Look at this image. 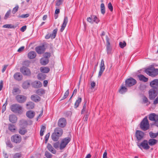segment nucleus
Here are the masks:
<instances>
[{
  "mask_svg": "<svg viewBox=\"0 0 158 158\" xmlns=\"http://www.w3.org/2000/svg\"><path fill=\"white\" fill-rule=\"evenodd\" d=\"M10 109L11 111L15 113L21 114L23 112L22 106L18 103L12 105L10 106Z\"/></svg>",
  "mask_w": 158,
  "mask_h": 158,
  "instance_id": "obj_1",
  "label": "nucleus"
},
{
  "mask_svg": "<svg viewBox=\"0 0 158 158\" xmlns=\"http://www.w3.org/2000/svg\"><path fill=\"white\" fill-rule=\"evenodd\" d=\"M145 71L147 74L152 77H155L158 75V69H156L153 67L147 69Z\"/></svg>",
  "mask_w": 158,
  "mask_h": 158,
  "instance_id": "obj_2",
  "label": "nucleus"
},
{
  "mask_svg": "<svg viewBox=\"0 0 158 158\" xmlns=\"http://www.w3.org/2000/svg\"><path fill=\"white\" fill-rule=\"evenodd\" d=\"M140 128L144 131H147L149 129V124L147 117L144 118L140 123Z\"/></svg>",
  "mask_w": 158,
  "mask_h": 158,
  "instance_id": "obj_3",
  "label": "nucleus"
},
{
  "mask_svg": "<svg viewBox=\"0 0 158 158\" xmlns=\"http://www.w3.org/2000/svg\"><path fill=\"white\" fill-rule=\"evenodd\" d=\"M158 94V89H150L148 92L149 98L151 100H154Z\"/></svg>",
  "mask_w": 158,
  "mask_h": 158,
  "instance_id": "obj_4",
  "label": "nucleus"
},
{
  "mask_svg": "<svg viewBox=\"0 0 158 158\" xmlns=\"http://www.w3.org/2000/svg\"><path fill=\"white\" fill-rule=\"evenodd\" d=\"M149 119L152 121H154L153 125L158 127V115L154 113L149 114L148 117Z\"/></svg>",
  "mask_w": 158,
  "mask_h": 158,
  "instance_id": "obj_5",
  "label": "nucleus"
},
{
  "mask_svg": "<svg viewBox=\"0 0 158 158\" xmlns=\"http://www.w3.org/2000/svg\"><path fill=\"white\" fill-rule=\"evenodd\" d=\"M148 141L147 140H144L141 143H138L137 146L141 150L143 149L147 150L150 148V146L148 145Z\"/></svg>",
  "mask_w": 158,
  "mask_h": 158,
  "instance_id": "obj_6",
  "label": "nucleus"
},
{
  "mask_svg": "<svg viewBox=\"0 0 158 158\" xmlns=\"http://www.w3.org/2000/svg\"><path fill=\"white\" fill-rule=\"evenodd\" d=\"M71 139L69 137H66L61 140L60 146V149L62 150L64 149L71 141Z\"/></svg>",
  "mask_w": 158,
  "mask_h": 158,
  "instance_id": "obj_7",
  "label": "nucleus"
},
{
  "mask_svg": "<svg viewBox=\"0 0 158 158\" xmlns=\"http://www.w3.org/2000/svg\"><path fill=\"white\" fill-rule=\"evenodd\" d=\"M11 140L15 143H20L22 140L21 136L18 134H15L11 137Z\"/></svg>",
  "mask_w": 158,
  "mask_h": 158,
  "instance_id": "obj_8",
  "label": "nucleus"
},
{
  "mask_svg": "<svg viewBox=\"0 0 158 158\" xmlns=\"http://www.w3.org/2000/svg\"><path fill=\"white\" fill-rule=\"evenodd\" d=\"M15 99L19 103L22 104L26 102L27 97L23 95H18L15 97Z\"/></svg>",
  "mask_w": 158,
  "mask_h": 158,
  "instance_id": "obj_9",
  "label": "nucleus"
},
{
  "mask_svg": "<svg viewBox=\"0 0 158 158\" xmlns=\"http://www.w3.org/2000/svg\"><path fill=\"white\" fill-rule=\"evenodd\" d=\"M136 82V81L135 79L131 77L126 80L125 85L126 87H131L135 85Z\"/></svg>",
  "mask_w": 158,
  "mask_h": 158,
  "instance_id": "obj_10",
  "label": "nucleus"
},
{
  "mask_svg": "<svg viewBox=\"0 0 158 158\" xmlns=\"http://www.w3.org/2000/svg\"><path fill=\"white\" fill-rule=\"evenodd\" d=\"M20 71L24 75L30 76L31 75V72L29 69L24 66L20 68Z\"/></svg>",
  "mask_w": 158,
  "mask_h": 158,
  "instance_id": "obj_11",
  "label": "nucleus"
},
{
  "mask_svg": "<svg viewBox=\"0 0 158 158\" xmlns=\"http://www.w3.org/2000/svg\"><path fill=\"white\" fill-rule=\"evenodd\" d=\"M67 122L64 118H60L58 122V126L60 128H64L66 125Z\"/></svg>",
  "mask_w": 158,
  "mask_h": 158,
  "instance_id": "obj_12",
  "label": "nucleus"
},
{
  "mask_svg": "<svg viewBox=\"0 0 158 158\" xmlns=\"http://www.w3.org/2000/svg\"><path fill=\"white\" fill-rule=\"evenodd\" d=\"M26 123H27L26 122ZM27 125V123L25 125H21L19 130V134L22 135H24L27 132V131L26 129Z\"/></svg>",
  "mask_w": 158,
  "mask_h": 158,
  "instance_id": "obj_13",
  "label": "nucleus"
},
{
  "mask_svg": "<svg viewBox=\"0 0 158 158\" xmlns=\"http://www.w3.org/2000/svg\"><path fill=\"white\" fill-rule=\"evenodd\" d=\"M35 50L38 54H41L43 53L45 50V46L43 45L42 46H38L35 47Z\"/></svg>",
  "mask_w": 158,
  "mask_h": 158,
  "instance_id": "obj_14",
  "label": "nucleus"
},
{
  "mask_svg": "<svg viewBox=\"0 0 158 158\" xmlns=\"http://www.w3.org/2000/svg\"><path fill=\"white\" fill-rule=\"evenodd\" d=\"M144 135V133L139 130H137L135 132V137L138 141H140L143 138Z\"/></svg>",
  "mask_w": 158,
  "mask_h": 158,
  "instance_id": "obj_15",
  "label": "nucleus"
},
{
  "mask_svg": "<svg viewBox=\"0 0 158 158\" xmlns=\"http://www.w3.org/2000/svg\"><path fill=\"white\" fill-rule=\"evenodd\" d=\"M57 31V28L54 29L52 33L47 34L45 36V38L46 39H48L51 37L52 39H54L56 36Z\"/></svg>",
  "mask_w": 158,
  "mask_h": 158,
  "instance_id": "obj_16",
  "label": "nucleus"
},
{
  "mask_svg": "<svg viewBox=\"0 0 158 158\" xmlns=\"http://www.w3.org/2000/svg\"><path fill=\"white\" fill-rule=\"evenodd\" d=\"M105 69V66L104 65V61L103 59H102L101 61L100 69L99 72L98 77H100L103 73Z\"/></svg>",
  "mask_w": 158,
  "mask_h": 158,
  "instance_id": "obj_17",
  "label": "nucleus"
},
{
  "mask_svg": "<svg viewBox=\"0 0 158 158\" xmlns=\"http://www.w3.org/2000/svg\"><path fill=\"white\" fill-rule=\"evenodd\" d=\"M150 85L153 89H158V79H155L151 81Z\"/></svg>",
  "mask_w": 158,
  "mask_h": 158,
  "instance_id": "obj_18",
  "label": "nucleus"
},
{
  "mask_svg": "<svg viewBox=\"0 0 158 158\" xmlns=\"http://www.w3.org/2000/svg\"><path fill=\"white\" fill-rule=\"evenodd\" d=\"M14 77L16 80L19 81L22 80L23 77L22 75L20 73L17 72L14 74Z\"/></svg>",
  "mask_w": 158,
  "mask_h": 158,
  "instance_id": "obj_19",
  "label": "nucleus"
},
{
  "mask_svg": "<svg viewBox=\"0 0 158 158\" xmlns=\"http://www.w3.org/2000/svg\"><path fill=\"white\" fill-rule=\"evenodd\" d=\"M32 86L35 88L41 87L42 85V83L39 81H35L32 83Z\"/></svg>",
  "mask_w": 158,
  "mask_h": 158,
  "instance_id": "obj_20",
  "label": "nucleus"
},
{
  "mask_svg": "<svg viewBox=\"0 0 158 158\" xmlns=\"http://www.w3.org/2000/svg\"><path fill=\"white\" fill-rule=\"evenodd\" d=\"M109 38L107 35L106 36V49L108 53H111V48L110 46V44L109 41Z\"/></svg>",
  "mask_w": 158,
  "mask_h": 158,
  "instance_id": "obj_21",
  "label": "nucleus"
},
{
  "mask_svg": "<svg viewBox=\"0 0 158 158\" xmlns=\"http://www.w3.org/2000/svg\"><path fill=\"white\" fill-rule=\"evenodd\" d=\"M68 17H64V21H63V24H62V25L61 27V28L60 29V31L61 32H62L63 30H64L65 27L66 26V25H67V24L68 23Z\"/></svg>",
  "mask_w": 158,
  "mask_h": 158,
  "instance_id": "obj_22",
  "label": "nucleus"
},
{
  "mask_svg": "<svg viewBox=\"0 0 158 158\" xmlns=\"http://www.w3.org/2000/svg\"><path fill=\"white\" fill-rule=\"evenodd\" d=\"M54 133L60 136H61L63 133V130L60 128L57 127L55 128L54 130Z\"/></svg>",
  "mask_w": 158,
  "mask_h": 158,
  "instance_id": "obj_23",
  "label": "nucleus"
},
{
  "mask_svg": "<svg viewBox=\"0 0 158 158\" xmlns=\"http://www.w3.org/2000/svg\"><path fill=\"white\" fill-rule=\"evenodd\" d=\"M31 98L32 100L35 102H38L41 100V98L39 96L35 94L32 95Z\"/></svg>",
  "mask_w": 158,
  "mask_h": 158,
  "instance_id": "obj_24",
  "label": "nucleus"
},
{
  "mask_svg": "<svg viewBox=\"0 0 158 158\" xmlns=\"http://www.w3.org/2000/svg\"><path fill=\"white\" fill-rule=\"evenodd\" d=\"M36 56V53L34 51L29 52L28 54V57L30 59H33L35 58Z\"/></svg>",
  "mask_w": 158,
  "mask_h": 158,
  "instance_id": "obj_25",
  "label": "nucleus"
},
{
  "mask_svg": "<svg viewBox=\"0 0 158 158\" xmlns=\"http://www.w3.org/2000/svg\"><path fill=\"white\" fill-rule=\"evenodd\" d=\"M9 120L12 123H15L17 120V118L16 115L14 114L10 115L9 116Z\"/></svg>",
  "mask_w": 158,
  "mask_h": 158,
  "instance_id": "obj_26",
  "label": "nucleus"
},
{
  "mask_svg": "<svg viewBox=\"0 0 158 158\" xmlns=\"http://www.w3.org/2000/svg\"><path fill=\"white\" fill-rule=\"evenodd\" d=\"M137 77L139 78V80L141 81L146 82L148 80V78L145 77L143 75H137Z\"/></svg>",
  "mask_w": 158,
  "mask_h": 158,
  "instance_id": "obj_27",
  "label": "nucleus"
},
{
  "mask_svg": "<svg viewBox=\"0 0 158 158\" xmlns=\"http://www.w3.org/2000/svg\"><path fill=\"white\" fill-rule=\"evenodd\" d=\"M35 113L32 110H29L27 111L26 113L27 116L30 118H32L34 117L35 116Z\"/></svg>",
  "mask_w": 158,
  "mask_h": 158,
  "instance_id": "obj_28",
  "label": "nucleus"
},
{
  "mask_svg": "<svg viewBox=\"0 0 158 158\" xmlns=\"http://www.w3.org/2000/svg\"><path fill=\"white\" fill-rule=\"evenodd\" d=\"M30 85V81L29 80H27L23 82L22 85V87L24 89H27L29 87Z\"/></svg>",
  "mask_w": 158,
  "mask_h": 158,
  "instance_id": "obj_29",
  "label": "nucleus"
},
{
  "mask_svg": "<svg viewBox=\"0 0 158 158\" xmlns=\"http://www.w3.org/2000/svg\"><path fill=\"white\" fill-rule=\"evenodd\" d=\"M49 60L45 57L42 58L40 60V63L42 65H45L48 63Z\"/></svg>",
  "mask_w": 158,
  "mask_h": 158,
  "instance_id": "obj_30",
  "label": "nucleus"
},
{
  "mask_svg": "<svg viewBox=\"0 0 158 158\" xmlns=\"http://www.w3.org/2000/svg\"><path fill=\"white\" fill-rule=\"evenodd\" d=\"M27 108L28 109H32L34 107L35 104L34 103L31 102H28L26 105Z\"/></svg>",
  "mask_w": 158,
  "mask_h": 158,
  "instance_id": "obj_31",
  "label": "nucleus"
},
{
  "mask_svg": "<svg viewBox=\"0 0 158 158\" xmlns=\"http://www.w3.org/2000/svg\"><path fill=\"white\" fill-rule=\"evenodd\" d=\"M157 141V140L154 139H151L148 141L149 145L151 146L156 144Z\"/></svg>",
  "mask_w": 158,
  "mask_h": 158,
  "instance_id": "obj_32",
  "label": "nucleus"
},
{
  "mask_svg": "<svg viewBox=\"0 0 158 158\" xmlns=\"http://www.w3.org/2000/svg\"><path fill=\"white\" fill-rule=\"evenodd\" d=\"M40 71L44 73H48L50 71V69L47 67H41L40 68Z\"/></svg>",
  "mask_w": 158,
  "mask_h": 158,
  "instance_id": "obj_33",
  "label": "nucleus"
},
{
  "mask_svg": "<svg viewBox=\"0 0 158 158\" xmlns=\"http://www.w3.org/2000/svg\"><path fill=\"white\" fill-rule=\"evenodd\" d=\"M47 148L48 150L53 154H55L56 153V151L52 147V145L48 143L47 145Z\"/></svg>",
  "mask_w": 158,
  "mask_h": 158,
  "instance_id": "obj_34",
  "label": "nucleus"
},
{
  "mask_svg": "<svg viewBox=\"0 0 158 158\" xmlns=\"http://www.w3.org/2000/svg\"><path fill=\"white\" fill-rule=\"evenodd\" d=\"M36 93L38 95L41 96L45 94V92L44 89H40L36 90Z\"/></svg>",
  "mask_w": 158,
  "mask_h": 158,
  "instance_id": "obj_35",
  "label": "nucleus"
},
{
  "mask_svg": "<svg viewBox=\"0 0 158 158\" xmlns=\"http://www.w3.org/2000/svg\"><path fill=\"white\" fill-rule=\"evenodd\" d=\"M60 136L56 134L55 133L53 132L52 135V139L55 141H57Z\"/></svg>",
  "mask_w": 158,
  "mask_h": 158,
  "instance_id": "obj_36",
  "label": "nucleus"
},
{
  "mask_svg": "<svg viewBox=\"0 0 158 158\" xmlns=\"http://www.w3.org/2000/svg\"><path fill=\"white\" fill-rule=\"evenodd\" d=\"M81 98L80 97H79L78 98V99L76 101L75 104H74V107L75 108H77V107H78L79 104L81 102Z\"/></svg>",
  "mask_w": 158,
  "mask_h": 158,
  "instance_id": "obj_37",
  "label": "nucleus"
},
{
  "mask_svg": "<svg viewBox=\"0 0 158 158\" xmlns=\"http://www.w3.org/2000/svg\"><path fill=\"white\" fill-rule=\"evenodd\" d=\"M46 77L45 74L41 73L38 75L37 78L38 79L40 80H43Z\"/></svg>",
  "mask_w": 158,
  "mask_h": 158,
  "instance_id": "obj_38",
  "label": "nucleus"
},
{
  "mask_svg": "<svg viewBox=\"0 0 158 158\" xmlns=\"http://www.w3.org/2000/svg\"><path fill=\"white\" fill-rule=\"evenodd\" d=\"M8 129L11 132H14L16 130V127L14 125L10 124L8 125Z\"/></svg>",
  "mask_w": 158,
  "mask_h": 158,
  "instance_id": "obj_39",
  "label": "nucleus"
},
{
  "mask_svg": "<svg viewBox=\"0 0 158 158\" xmlns=\"http://www.w3.org/2000/svg\"><path fill=\"white\" fill-rule=\"evenodd\" d=\"M21 90L17 88H14L12 91V93L14 95H16L17 94H20Z\"/></svg>",
  "mask_w": 158,
  "mask_h": 158,
  "instance_id": "obj_40",
  "label": "nucleus"
},
{
  "mask_svg": "<svg viewBox=\"0 0 158 158\" xmlns=\"http://www.w3.org/2000/svg\"><path fill=\"white\" fill-rule=\"evenodd\" d=\"M127 89L124 86H122L121 89L119 90V92L121 94H123L126 92Z\"/></svg>",
  "mask_w": 158,
  "mask_h": 158,
  "instance_id": "obj_41",
  "label": "nucleus"
},
{
  "mask_svg": "<svg viewBox=\"0 0 158 158\" xmlns=\"http://www.w3.org/2000/svg\"><path fill=\"white\" fill-rule=\"evenodd\" d=\"M101 13L103 15H104L105 13V9L104 4L102 3L100 5Z\"/></svg>",
  "mask_w": 158,
  "mask_h": 158,
  "instance_id": "obj_42",
  "label": "nucleus"
},
{
  "mask_svg": "<svg viewBox=\"0 0 158 158\" xmlns=\"http://www.w3.org/2000/svg\"><path fill=\"white\" fill-rule=\"evenodd\" d=\"M3 27L8 28H15L16 27L12 24H7L3 25Z\"/></svg>",
  "mask_w": 158,
  "mask_h": 158,
  "instance_id": "obj_43",
  "label": "nucleus"
},
{
  "mask_svg": "<svg viewBox=\"0 0 158 158\" xmlns=\"http://www.w3.org/2000/svg\"><path fill=\"white\" fill-rule=\"evenodd\" d=\"M6 143L7 146L10 147V148H12L13 147V144L10 140H7Z\"/></svg>",
  "mask_w": 158,
  "mask_h": 158,
  "instance_id": "obj_44",
  "label": "nucleus"
},
{
  "mask_svg": "<svg viewBox=\"0 0 158 158\" xmlns=\"http://www.w3.org/2000/svg\"><path fill=\"white\" fill-rule=\"evenodd\" d=\"M22 156V154L20 152L16 153L13 156V158H20Z\"/></svg>",
  "mask_w": 158,
  "mask_h": 158,
  "instance_id": "obj_45",
  "label": "nucleus"
},
{
  "mask_svg": "<svg viewBox=\"0 0 158 158\" xmlns=\"http://www.w3.org/2000/svg\"><path fill=\"white\" fill-rule=\"evenodd\" d=\"M45 156L47 158H51L52 157V155L47 151H45Z\"/></svg>",
  "mask_w": 158,
  "mask_h": 158,
  "instance_id": "obj_46",
  "label": "nucleus"
},
{
  "mask_svg": "<svg viewBox=\"0 0 158 158\" xmlns=\"http://www.w3.org/2000/svg\"><path fill=\"white\" fill-rule=\"evenodd\" d=\"M150 136L151 138H154L156 137L158 135V134L156 133H154L152 132L149 133Z\"/></svg>",
  "mask_w": 158,
  "mask_h": 158,
  "instance_id": "obj_47",
  "label": "nucleus"
},
{
  "mask_svg": "<svg viewBox=\"0 0 158 158\" xmlns=\"http://www.w3.org/2000/svg\"><path fill=\"white\" fill-rule=\"evenodd\" d=\"M119 45L121 48H123L126 46V43L125 41H123V42H120L119 43Z\"/></svg>",
  "mask_w": 158,
  "mask_h": 158,
  "instance_id": "obj_48",
  "label": "nucleus"
},
{
  "mask_svg": "<svg viewBox=\"0 0 158 158\" xmlns=\"http://www.w3.org/2000/svg\"><path fill=\"white\" fill-rule=\"evenodd\" d=\"M19 6L17 5L12 10V13L13 14H15L18 10Z\"/></svg>",
  "mask_w": 158,
  "mask_h": 158,
  "instance_id": "obj_49",
  "label": "nucleus"
},
{
  "mask_svg": "<svg viewBox=\"0 0 158 158\" xmlns=\"http://www.w3.org/2000/svg\"><path fill=\"white\" fill-rule=\"evenodd\" d=\"M11 12V10H8L6 13V14L5 17H4V19H6L7 18L9 17L10 15V14Z\"/></svg>",
  "mask_w": 158,
  "mask_h": 158,
  "instance_id": "obj_50",
  "label": "nucleus"
},
{
  "mask_svg": "<svg viewBox=\"0 0 158 158\" xmlns=\"http://www.w3.org/2000/svg\"><path fill=\"white\" fill-rule=\"evenodd\" d=\"M31 62L29 60H25L23 63V65L24 66L28 67L30 65Z\"/></svg>",
  "mask_w": 158,
  "mask_h": 158,
  "instance_id": "obj_51",
  "label": "nucleus"
},
{
  "mask_svg": "<svg viewBox=\"0 0 158 158\" xmlns=\"http://www.w3.org/2000/svg\"><path fill=\"white\" fill-rule=\"evenodd\" d=\"M69 95V89H68L65 93L64 95L62 98L61 99V100H64Z\"/></svg>",
  "mask_w": 158,
  "mask_h": 158,
  "instance_id": "obj_52",
  "label": "nucleus"
},
{
  "mask_svg": "<svg viewBox=\"0 0 158 158\" xmlns=\"http://www.w3.org/2000/svg\"><path fill=\"white\" fill-rule=\"evenodd\" d=\"M64 0H57L56 1V5L59 6L62 3Z\"/></svg>",
  "mask_w": 158,
  "mask_h": 158,
  "instance_id": "obj_53",
  "label": "nucleus"
},
{
  "mask_svg": "<svg viewBox=\"0 0 158 158\" xmlns=\"http://www.w3.org/2000/svg\"><path fill=\"white\" fill-rule=\"evenodd\" d=\"M93 21L96 23H98L99 22V20L97 18L96 15H93Z\"/></svg>",
  "mask_w": 158,
  "mask_h": 158,
  "instance_id": "obj_54",
  "label": "nucleus"
},
{
  "mask_svg": "<svg viewBox=\"0 0 158 158\" xmlns=\"http://www.w3.org/2000/svg\"><path fill=\"white\" fill-rule=\"evenodd\" d=\"M108 7L111 11L113 10V6L110 2H109L108 5Z\"/></svg>",
  "mask_w": 158,
  "mask_h": 158,
  "instance_id": "obj_55",
  "label": "nucleus"
},
{
  "mask_svg": "<svg viewBox=\"0 0 158 158\" xmlns=\"http://www.w3.org/2000/svg\"><path fill=\"white\" fill-rule=\"evenodd\" d=\"M29 16V15L28 14H23L21 15H19L18 16L19 18H26L28 17Z\"/></svg>",
  "mask_w": 158,
  "mask_h": 158,
  "instance_id": "obj_56",
  "label": "nucleus"
},
{
  "mask_svg": "<svg viewBox=\"0 0 158 158\" xmlns=\"http://www.w3.org/2000/svg\"><path fill=\"white\" fill-rule=\"evenodd\" d=\"M59 143L58 142H56L53 144V147L56 149L58 148L59 147Z\"/></svg>",
  "mask_w": 158,
  "mask_h": 158,
  "instance_id": "obj_57",
  "label": "nucleus"
},
{
  "mask_svg": "<svg viewBox=\"0 0 158 158\" xmlns=\"http://www.w3.org/2000/svg\"><path fill=\"white\" fill-rule=\"evenodd\" d=\"M50 135V133H48L45 136V143H46L48 140Z\"/></svg>",
  "mask_w": 158,
  "mask_h": 158,
  "instance_id": "obj_58",
  "label": "nucleus"
},
{
  "mask_svg": "<svg viewBox=\"0 0 158 158\" xmlns=\"http://www.w3.org/2000/svg\"><path fill=\"white\" fill-rule=\"evenodd\" d=\"M6 102L2 106V113H3L6 110V106L7 105Z\"/></svg>",
  "mask_w": 158,
  "mask_h": 158,
  "instance_id": "obj_59",
  "label": "nucleus"
},
{
  "mask_svg": "<svg viewBox=\"0 0 158 158\" xmlns=\"http://www.w3.org/2000/svg\"><path fill=\"white\" fill-rule=\"evenodd\" d=\"M143 101L144 103H146L148 102V99L145 96L143 97Z\"/></svg>",
  "mask_w": 158,
  "mask_h": 158,
  "instance_id": "obj_60",
  "label": "nucleus"
},
{
  "mask_svg": "<svg viewBox=\"0 0 158 158\" xmlns=\"http://www.w3.org/2000/svg\"><path fill=\"white\" fill-rule=\"evenodd\" d=\"M86 108V103L85 102L83 106V108L82 109V110L81 111V114H83L84 112L85 111V109Z\"/></svg>",
  "mask_w": 158,
  "mask_h": 158,
  "instance_id": "obj_61",
  "label": "nucleus"
},
{
  "mask_svg": "<svg viewBox=\"0 0 158 158\" xmlns=\"http://www.w3.org/2000/svg\"><path fill=\"white\" fill-rule=\"evenodd\" d=\"M93 18V15L91 16V17H88L87 19V21L91 23H93V22H92V18Z\"/></svg>",
  "mask_w": 158,
  "mask_h": 158,
  "instance_id": "obj_62",
  "label": "nucleus"
},
{
  "mask_svg": "<svg viewBox=\"0 0 158 158\" xmlns=\"http://www.w3.org/2000/svg\"><path fill=\"white\" fill-rule=\"evenodd\" d=\"M89 116V114L87 113L84 116L83 120L84 121L86 122L88 120Z\"/></svg>",
  "mask_w": 158,
  "mask_h": 158,
  "instance_id": "obj_63",
  "label": "nucleus"
},
{
  "mask_svg": "<svg viewBox=\"0 0 158 158\" xmlns=\"http://www.w3.org/2000/svg\"><path fill=\"white\" fill-rule=\"evenodd\" d=\"M27 29V26L26 25L23 26L20 29V30L22 32H24Z\"/></svg>",
  "mask_w": 158,
  "mask_h": 158,
  "instance_id": "obj_64",
  "label": "nucleus"
}]
</instances>
